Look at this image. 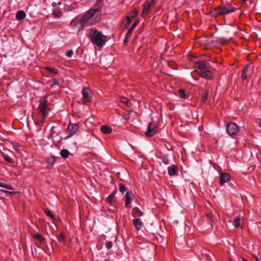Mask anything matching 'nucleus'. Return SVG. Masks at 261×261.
<instances>
[{
  "label": "nucleus",
  "instance_id": "603ef678",
  "mask_svg": "<svg viewBox=\"0 0 261 261\" xmlns=\"http://www.w3.org/2000/svg\"><path fill=\"white\" fill-rule=\"evenodd\" d=\"M256 261H258L257 257H256Z\"/></svg>",
  "mask_w": 261,
  "mask_h": 261
},
{
  "label": "nucleus",
  "instance_id": "a878e982",
  "mask_svg": "<svg viewBox=\"0 0 261 261\" xmlns=\"http://www.w3.org/2000/svg\"><path fill=\"white\" fill-rule=\"evenodd\" d=\"M138 23V21L137 20L133 24V25L131 26V27L130 28V29L128 30L126 34H128L129 35H132V32H133V31L135 29V28H136V25H137V24Z\"/></svg>",
  "mask_w": 261,
  "mask_h": 261
},
{
  "label": "nucleus",
  "instance_id": "79ce46f5",
  "mask_svg": "<svg viewBox=\"0 0 261 261\" xmlns=\"http://www.w3.org/2000/svg\"><path fill=\"white\" fill-rule=\"evenodd\" d=\"M156 1H157V0H151V1L149 0V3L150 4V5L151 6H154L156 3Z\"/></svg>",
  "mask_w": 261,
  "mask_h": 261
},
{
  "label": "nucleus",
  "instance_id": "412c9836",
  "mask_svg": "<svg viewBox=\"0 0 261 261\" xmlns=\"http://www.w3.org/2000/svg\"><path fill=\"white\" fill-rule=\"evenodd\" d=\"M33 238L34 239L37 240L41 243L44 242L45 241L44 238L42 235L38 233H36Z\"/></svg>",
  "mask_w": 261,
  "mask_h": 261
},
{
  "label": "nucleus",
  "instance_id": "09e8293b",
  "mask_svg": "<svg viewBox=\"0 0 261 261\" xmlns=\"http://www.w3.org/2000/svg\"><path fill=\"white\" fill-rule=\"evenodd\" d=\"M214 140H215V143H216V144H217V143H218V139H216V138H214Z\"/></svg>",
  "mask_w": 261,
  "mask_h": 261
},
{
  "label": "nucleus",
  "instance_id": "f3484780",
  "mask_svg": "<svg viewBox=\"0 0 261 261\" xmlns=\"http://www.w3.org/2000/svg\"><path fill=\"white\" fill-rule=\"evenodd\" d=\"M25 16V12L23 11L20 10L17 12L16 17L17 20H20L24 19Z\"/></svg>",
  "mask_w": 261,
  "mask_h": 261
},
{
  "label": "nucleus",
  "instance_id": "6e6d98bb",
  "mask_svg": "<svg viewBox=\"0 0 261 261\" xmlns=\"http://www.w3.org/2000/svg\"><path fill=\"white\" fill-rule=\"evenodd\" d=\"M2 185V183H0V185Z\"/></svg>",
  "mask_w": 261,
  "mask_h": 261
},
{
  "label": "nucleus",
  "instance_id": "e433bc0d",
  "mask_svg": "<svg viewBox=\"0 0 261 261\" xmlns=\"http://www.w3.org/2000/svg\"><path fill=\"white\" fill-rule=\"evenodd\" d=\"M3 156L4 159L8 162L9 163H12V160L10 156H9L8 155L4 154L3 153Z\"/></svg>",
  "mask_w": 261,
  "mask_h": 261
},
{
  "label": "nucleus",
  "instance_id": "c03bdc74",
  "mask_svg": "<svg viewBox=\"0 0 261 261\" xmlns=\"http://www.w3.org/2000/svg\"><path fill=\"white\" fill-rule=\"evenodd\" d=\"M0 191L2 192H4V193H9V194H13V193H15L14 192H9V191H6V190H0Z\"/></svg>",
  "mask_w": 261,
  "mask_h": 261
},
{
  "label": "nucleus",
  "instance_id": "8fccbe9b",
  "mask_svg": "<svg viewBox=\"0 0 261 261\" xmlns=\"http://www.w3.org/2000/svg\"><path fill=\"white\" fill-rule=\"evenodd\" d=\"M103 0H98V3H100L101 2H102Z\"/></svg>",
  "mask_w": 261,
  "mask_h": 261
},
{
  "label": "nucleus",
  "instance_id": "4c0bfd02",
  "mask_svg": "<svg viewBox=\"0 0 261 261\" xmlns=\"http://www.w3.org/2000/svg\"><path fill=\"white\" fill-rule=\"evenodd\" d=\"M131 37L130 35L126 34L125 35V38L124 40L123 43L124 45H126L127 44L128 42V39Z\"/></svg>",
  "mask_w": 261,
  "mask_h": 261
},
{
  "label": "nucleus",
  "instance_id": "4be33fe9",
  "mask_svg": "<svg viewBox=\"0 0 261 261\" xmlns=\"http://www.w3.org/2000/svg\"><path fill=\"white\" fill-rule=\"evenodd\" d=\"M69 152L66 149H62L60 152V155L63 158H67L69 155Z\"/></svg>",
  "mask_w": 261,
  "mask_h": 261
},
{
  "label": "nucleus",
  "instance_id": "20e7f679",
  "mask_svg": "<svg viewBox=\"0 0 261 261\" xmlns=\"http://www.w3.org/2000/svg\"><path fill=\"white\" fill-rule=\"evenodd\" d=\"M98 11V10L96 9L89 10L84 14L82 18L80 19V22L81 24L84 25L89 22V20L94 16V14Z\"/></svg>",
  "mask_w": 261,
  "mask_h": 261
},
{
  "label": "nucleus",
  "instance_id": "39448f33",
  "mask_svg": "<svg viewBox=\"0 0 261 261\" xmlns=\"http://www.w3.org/2000/svg\"><path fill=\"white\" fill-rule=\"evenodd\" d=\"M226 130L229 136H233L239 131V127L235 123L230 122L226 125Z\"/></svg>",
  "mask_w": 261,
  "mask_h": 261
},
{
  "label": "nucleus",
  "instance_id": "ddd939ff",
  "mask_svg": "<svg viewBox=\"0 0 261 261\" xmlns=\"http://www.w3.org/2000/svg\"><path fill=\"white\" fill-rule=\"evenodd\" d=\"M199 73L202 77L207 80L211 79L213 76L212 72L209 70L199 72Z\"/></svg>",
  "mask_w": 261,
  "mask_h": 261
},
{
  "label": "nucleus",
  "instance_id": "f03ea898",
  "mask_svg": "<svg viewBox=\"0 0 261 261\" xmlns=\"http://www.w3.org/2000/svg\"><path fill=\"white\" fill-rule=\"evenodd\" d=\"M49 102L47 100L45 99L42 102H40L39 109L40 114L42 115L41 122L43 123L44 120L46 118L48 115L49 108H48Z\"/></svg>",
  "mask_w": 261,
  "mask_h": 261
},
{
  "label": "nucleus",
  "instance_id": "393cba45",
  "mask_svg": "<svg viewBox=\"0 0 261 261\" xmlns=\"http://www.w3.org/2000/svg\"><path fill=\"white\" fill-rule=\"evenodd\" d=\"M121 101L126 105L128 107H130L132 106V102L130 100L124 97H121Z\"/></svg>",
  "mask_w": 261,
  "mask_h": 261
},
{
  "label": "nucleus",
  "instance_id": "0eeeda50",
  "mask_svg": "<svg viewBox=\"0 0 261 261\" xmlns=\"http://www.w3.org/2000/svg\"><path fill=\"white\" fill-rule=\"evenodd\" d=\"M79 125L76 123H69L68 125L67 131L68 134V136L66 137V139L71 137L78 130Z\"/></svg>",
  "mask_w": 261,
  "mask_h": 261
},
{
  "label": "nucleus",
  "instance_id": "7c9ffc66",
  "mask_svg": "<svg viewBox=\"0 0 261 261\" xmlns=\"http://www.w3.org/2000/svg\"><path fill=\"white\" fill-rule=\"evenodd\" d=\"M45 214L47 216L50 217L52 219H55V216L51 213L49 209L45 210Z\"/></svg>",
  "mask_w": 261,
  "mask_h": 261
},
{
  "label": "nucleus",
  "instance_id": "b1692460",
  "mask_svg": "<svg viewBox=\"0 0 261 261\" xmlns=\"http://www.w3.org/2000/svg\"><path fill=\"white\" fill-rule=\"evenodd\" d=\"M241 218L240 216L235 218L233 221V224L236 227H239L240 226V221Z\"/></svg>",
  "mask_w": 261,
  "mask_h": 261
},
{
  "label": "nucleus",
  "instance_id": "7ed1b4c3",
  "mask_svg": "<svg viewBox=\"0 0 261 261\" xmlns=\"http://www.w3.org/2000/svg\"><path fill=\"white\" fill-rule=\"evenodd\" d=\"M234 11V9H229L224 7H218L217 8H214L212 10L211 13L213 16H218L219 15L229 14L230 13L233 12Z\"/></svg>",
  "mask_w": 261,
  "mask_h": 261
},
{
  "label": "nucleus",
  "instance_id": "de8ad7c7",
  "mask_svg": "<svg viewBox=\"0 0 261 261\" xmlns=\"http://www.w3.org/2000/svg\"><path fill=\"white\" fill-rule=\"evenodd\" d=\"M128 115H129L128 114V115H126V116H125L124 117V118H125V119H128V118H129V116H128Z\"/></svg>",
  "mask_w": 261,
  "mask_h": 261
},
{
  "label": "nucleus",
  "instance_id": "72a5a7b5",
  "mask_svg": "<svg viewBox=\"0 0 261 261\" xmlns=\"http://www.w3.org/2000/svg\"><path fill=\"white\" fill-rule=\"evenodd\" d=\"M138 14V11L137 9L133 10L129 14V15H130V17H131L132 18H134L137 16Z\"/></svg>",
  "mask_w": 261,
  "mask_h": 261
},
{
  "label": "nucleus",
  "instance_id": "5701e85b",
  "mask_svg": "<svg viewBox=\"0 0 261 261\" xmlns=\"http://www.w3.org/2000/svg\"><path fill=\"white\" fill-rule=\"evenodd\" d=\"M206 216L212 223H215L218 220V218L217 217H215L211 213H208L206 215Z\"/></svg>",
  "mask_w": 261,
  "mask_h": 261
},
{
  "label": "nucleus",
  "instance_id": "6e6552de",
  "mask_svg": "<svg viewBox=\"0 0 261 261\" xmlns=\"http://www.w3.org/2000/svg\"><path fill=\"white\" fill-rule=\"evenodd\" d=\"M157 129L158 128L155 126L154 123L150 122L148 124L145 134L148 137H152L156 133Z\"/></svg>",
  "mask_w": 261,
  "mask_h": 261
},
{
  "label": "nucleus",
  "instance_id": "c756f323",
  "mask_svg": "<svg viewBox=\"0 0 261 261\" xmlns=\"http://www.w3.org/2000/svg\"><path fill=\"white\" fill-rule=\"evenodd\" d=\"M116 191H114L111 194H110L108 197V198H107V201L108 203H111L112 199L113 198V197L115 196V195L116 194Z\"/></svg>",
  "mask_w": 261,
  "mask_h": 261
},
{
  "label": "nucleus",
  "instance_id": "864d4df0",
  "mask_svg": "<svg viewBox=\"0 0 261 261\" xmlns=\"http://www.w3.org/2000/svg\"><path fill=\"white\" fill-rule=\"evenodd\" d=\"M253 256H254V258L256 259V257H257L255 255H254Z\"/></svg>",
  "mask_w": 261,
  "mask_h": 261
},
{
  "label": "nucleus",
  "instance_id": "f257e3e1",
  "mask_svg": "<svg viewBox=\"0 0 261 261\" xmlns=\"http://www.w3.org/2000/svg\"><path fill=\"white\" fill-rule=\"evenodd\" d=\"M89 36L92 42L98 47L103 46L106 42V36L96 29H91Z\"/></svg>",
  "mask_w": 261,
  "mask_h": 261
},
{
  "label": "nucleus",
  "instance_id": "9b49d317",
  "mask_svg": "<svg viewBox=\"0 0 261 261\" xmlns=\"http://www.w3.org/2000/svg\"><path fill=\"white\" fill-rule=\"evenodd\" d=\"M151 6L149 3V0L146 1L143 5V9L142 13V16L145 17L148 14V12Z\"/></svg>",
  "mask_w": 261,
  "mask_h": 261
},
{
  "label": "nucleus",
  "instance_id": "2f4dec72",
  "mask_svg": "<svg viewBox=\"0 0 261 261\" xmlns=\"http://www.w3.org/2000/svg\"><path fill=\"white\" fill-rule=\"evenodd\" d=\"M58 240L60 242H64L65 240V236L63 233H61L58 237Z\"/></svg>",
  "mask_w": 261,
  "mask_h": 261
},
{
  "label": "nucleus",
  "instance_id": "2eb2a0df",
  "mask_svg": "<svg viewBox=\"0 0 261 261\" xmlns=\"http://www.w3.org/2000/svg\"><path fill=\"white\" fill-rule=\"evenodd\" d=\"M133 223L135 226L136 229L137 230L140 229L141 227L143 225V223L140 219H134L133 220Z\"/></svg>",
  "mask_w": 261,
  "mask_h": 261
},
{
  "label": "nucleus",
  "instance_id": "9d476101",
  "mask_svg": "<svg viewBox=\"0 0 261 261\" xmlns=\"http://www.w3.org/2000/svg\"><path fill=\"white\" fill-rule=\"evenodd\" d=\"M210 68V65L207 62L205 61H201L199 63L198 72L209 70Z\"/></svg>",
  "mask_w": 261,
  "mask_h": 261
},
{
  "label": "nucleus",
  "instance_id": "473e14b6",
  "mask_svg": "<svg viewBox=\"0 0 261 261\" xmlns=\"http://www.w3.org/2000/svg\"><path fill=\"white\" fill-rule=\"evenodd\" d=\"M119 190L121 192L124 193L127 190V188L124 185L121 183L119 184Z\"/></svg>",
  "mask_w": 261,
  "mask_h": 261
},
{
  "label": "nucleus",
  "instance_id": "423d86ee",
  "mask_svg": "<svg viewBox=\"0 0 261 261\" xmlns=\"http://www.w3.org/2000/svg\"><path fill=\"white\" fill-rule=\"evenodd\" d=\"M90 90L89 88H84L82 91L83 95L82 102L83 104H87L91 101L92 96L90 95Z\"/></svg>",
  "mask_w": 261,
  "mask_h": 261
},
{
  "label": "nucleus",
  "instance_id": "a211bd4d",
  "mask_svg": "<svg viewBox=\"0 0 261 261\" xmlns=\"http://www.w3.org/2000/svg\"><path fill=\"white\" fill-rule=\"evenodd\" d=\"M53 14L57 17H60L62 16L63 12L61 9L56 8L53 10Z\"/></svg>",
  "mask_w": 261,
  "mask_h": 261
},
{
  "label": "nucleus",
  "instance_id": "37998d69",
  "mask_svg": "<svg viewBox=\"0 0 261 261\" xmlns=\"http://www.w3.org/2000/svg\"><path fill=\"white\" fill-rule=\"evenodd\" d=\"M131 17L130 16H127L126 17V21H127V23H126V24H129L131 22H132V19H131Z\"/></svg>",
  "mask_w": 261,
  "mask_h": 261
},
{
  "label": "nucleus",
  "instance_id": "f8f14e48",
  "mask_svg": "<svg viewBox=\"0 0 261 261\" xmlns=\"http://www.w3.org/2000/svg\"><path fill=\"white\" fill-rule=\"evenodd\" d=\"M168 174L170 176H173L177 174L178 167L172 165L168 168Z\"/></svg>",
  "mask_w": 261,
  "mask_h": 261
},
{
  "label": "nucleus",
  "instance_id": "3c124183",
  "mask_svg": "<svg viewBox=\"0 0 261 261\" xmlns=\"http://www.w3.org/2000/svg\"><path fill=\"white\" fill-rule=\"evenodd\" d=\"M242 260H243V261H247V259L243 258H242Z\"/></svg>",
  "mask_w": 261,
  "mask_h": 261
},
{
  "label": "nucleus",
  "instance_id": "bb28decb",
  "mask_svg": "<svg viewBox=\"0 0 261 261\" xmlns=\"http://www.w3.org/2000/svg\"><path fill=\"white\" fill-rule=\"evenodd\" d=\"M162 160L165 165H168L170 164L169 159L168 158V156L167 155H163L162 158Z\"/></svg>",
  "mask_w": 261,
  "mask_h": 261
},
{
  "label": "nucleus",
  "instance_id": "6ab92c4d",
  "mask_svg": "<svg viewBox=\"0 0 261 261\" xmlns=\"http://www.w3.org/2000/svg\"><path fill=\"white\" fill-rule=\"evenodd\" d=\"M248 68H249V66L248 65H247L244 68V69L243 70L242 75H241V78L243 80H246L247 77V72L248 71Z\"/></svg>",
  "mask_w": 261,
  "mask_h": 261
},
{
  "label": "nucleus",
  "instance_id": "ea45409f",
  "mask_svg": "<svg viewBox=\"0 0 261 261\" xmlns=\"http://www.w3.org/2000/svg\"><path fill=\"white\" fill-rule=\"evenodd\" d=\"M73 51L72 50H69V51H67L66 53V55L68 57H71L73 55Z\"/></svg>",
  "mask_w": 261,
  "mask_h": 261
},
{
  "label": "nucleus",
  "instance_id": "5fc2aeb1",
  "mask_svg": "<svg viewBox=\"0 0 261 261\" xmlns=\"http://www.w3.org/2000/svg\"><path fill=\"white\" fill-rule=\"evenodd\" d=\"M105 261H110V259H106Z\"/></svg>",
  "mask_w": 261,
  "mask_h": 261
},
{
  "label": "nucleus",
  "instance_id": "cd10ccee",
  "mask_svg": "<svg viewBox=\"0 0 261 261\" xmlns=\"http://www.w3.org/2000/svg\"><path fill=\"white\" fill-rule=\"evenodd\" d=\"M178 93L181 98L184 99L187 98V94H186V91L184 89L179 90Z\"/></svg>",
  "mask_w": 261,
  "mask_h": 261
},
{
  "label": "nucleus",
  "instance_id": "1a4fd4ad",
  "mask_svg": "<svg viewBox=\"0 0 261 261\" xmlns=\"http://www.w3.org/2000/svg\"><path fill=\"white\" fill-rule=\"evenodd\" d=\"M230 175L227 172L221 173L220 175V184L223 186L225 183L230 181Z\"/></svg>",
  "mask_w": 261,
  "mask_h": 261
},
{
  "label": "nucleus",
  "instance_id": "4468645a",
  "mask_svg": "<svg viewBox=\"0 0 261 261\" xmlns=\"http://www.w3.org/2000/svg\"><path fill=\"white\" fill-rule=\"evenodd\" d=\"M133 194L131 192H126L125 194L126 201L125 202V206L126 207H130V204L132 202V196Z\"/></svg>",
  "mask_w": 261,
  "mask_h": 261
},
{
  "label": "nucleus",
  "instance_id": "dca6fc26",
  "mask_svg": "<svg viewBox=\"0 0 261 261\" xmlns=\"http://www.w3.org/2000/svg\"><path fill=\"white\" fill-rule=\"evenodd\" d=\"M101 131L103 133V134H110L112 131V129L111 127L108 126V125H102L101 127Z\"/></svg>",
  "mask_w": 261,
  "mask_h": 261
},
{
  "label": "nucleus",
  "instance_id": "c9c22d12",
  "mask_svg": "<svg viewBox=\"0 0 261 261\" xmlns=\"http://www.w3.org/2000/svg\"><path fill=\"white\" fill-rule=\"evenodd\" d=\"M0 187H3V188H5L7 189H9V190H13V188L11 186H9L7 184H3L2 183V185H0Z\"/></svg>",
  "mask_w": 261,
  "mask_h": 261
},
{
  "label": "nucleus",
  "instance_id": "c85d7f7f",
  "mask_svg": "<svg viewBox=\"0 0 261 261\" xmlns=\"http://www.w3.org/2000/svg\"><path fill=\"white\" fill-rule=\"evenodd\" d=\"M46 69L50 72V73H53V74H56L58 73V70L54 68H51L50 67H46Z\"/></svg>",
  "mask_w": 261,
  "mask_h": 261
},
{
  "label": "nucleus",
  "instance_id": "a18cd8bd",
  "mask_svg": "<svg viewBox=\"0 0 261 261\" xmlns=\"http://www.w3.org/2000/svg\"><path fill=\"white\" fill-rule=\"evenodd\" d=\"M58 84H59V83H58V82L57 81V80H55L54 81V83L50 85V87H52L53 86H54V85H58Z\"/></svg>",
  "mask_w": 261,
  "mask_h": 261
},
{
  "label": "nucleus",
  "instance_id": "a19ab883",
  "mask_svg": "<svg viewBox=\"0 0 261 261\" xmlns=\"http://www.w3.org/2000/svg\"><path fill=\"white\" fill-rule=\"evenodd\" d=\"M55 161H56V159H55V158H54V157L50 158L48 160V162H51V165H53L55 163Z\"/></svg>",
  "mask_w": 261,
  "mask_h": 261
},
{
  "label": "nucleus",
  "instance_id": "f704fd0d",
  "mask_svg": "<svg viewBox=\"0 0 261 261\" xmlns=\"http://www.w3.org/2000/svg\"><path fill=\"white\" fill-rule=\"evenodd\" d=\"M208 96V92L206 91L204 94L202 96V99L201 101L203 103L205 102L206 100H207Z\"/></svg>",
  "mask_w": 261,
  "mask_h": 261
},
{
  "label": "nucleus",
  "instance_id": "aec40b11",
  "mask_svg": "<svg viewBox=\"0 0 261 261\" xmlns=\"http://www.w3.org/2000/svg\"><path fill=\"white\" fill-rule=\"evenodd\" d=\"M133 213L135 216L137 217H141L143 214V212L141 211L138 207H134L133 209Z\"/></svg>",
  "mask_w": 261,
  "mask_h": 261
},
{
  "label": "nucleus",
  "instance_id": "58836bf2",
  "mask_svg": "<svg viewBox=\"0 0 261 261\" xmlns=\"http://www.w3.org/2000/svg\"><path fill=\"white\" fill-rule=\"evenodd\" d=\"M106 247L108 249H110L112 247V243L111 241L107 242L106 243Z\"/></svg>",
  "mask_w": 261,
  "mask_h": 261
},
{
  "label": "nucleus",
  "instance_id": "49530a36",
  "mask_svg": "<svg viewBox=\"0 0 261 261\" xmlns=\"http://www.w3.org/2000/svg\"><path fill=\"white\" fill-rule=\"evenodd\" d=\"M258 125L260 127H261V118L259 120Z\"/></svg>",
  "mask_w": 261,
  "mask_h": 261
}]
</instances>
